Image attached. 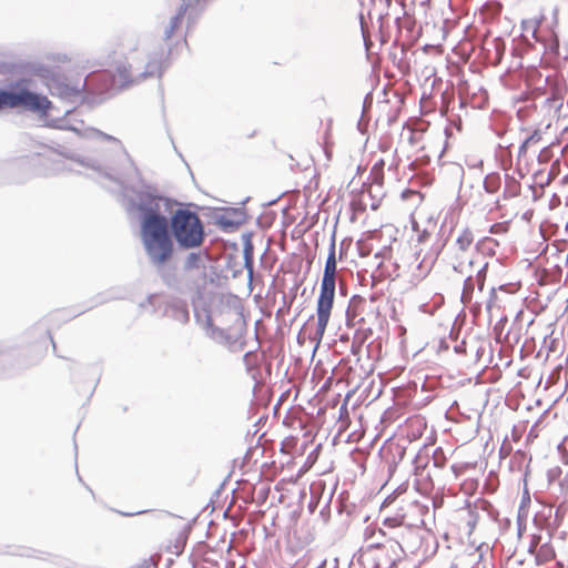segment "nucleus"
<instances>
[{
	"label": "nucleus",
	"mask_w": 568,
	"mask_h": 568,
	"mask_svg": "<svg viewBox=\"0 0 568 568\" xmlns=\"http://www.w3.org/2000/svg\"><path fill=\"white\" fill-rule=\"evenodd\" d=\"M336 248L335 240L333 239L329 245V252L325 262L324 273L321 282L320 295L317 298L316 315L317 325L315 333L312 337L317 344L321 343L327 324L329 322L331 312L334 304L335 287H336Z\"/></svg>",
	"instance_id": "nucleus-4"
},
{
	"label": "nucleus",
	"mask_w": 568,
	"mask_h": 568,
	"mask_svg": "<svg viewBox=\"0 0 568 568\" xmlns=\"http://www.w3.org/2000/svg\"><path fill=\"white\" fill-rule=\"evenodd\" d=\"M500 187V178L498 175H487L484 181V189L488 193H496Z\"/></svg>",
	"instance_id": "nucleus-15"
},
{
	"label": "nucleus",
	"mask_w": 568,
	"mask_h": 568,
	"mask_svg": "<svg viewBox=\"0 0 568 568\" xmlns=\"http://www.w3.org/2000/svg\"><path fill=\"white\" fill-rule=\"evenodd\" d=\"M540 140L541 132L539 130H535L529 136L525 139V141L520 145V151H525L528 146L538 143Z\"/></svg>",
	"instance_id": "nucleus-16"
},
{
	"label": "nucleus",
	"mask_w": 568,
	"mask_h": 568,
	"mask_svg": "<svg viewBox=\"0 0 568 568\" xmlns=\"http://www.w3.org/2000/svg\"><path fill=\"white\" fill-rule=\"evenodd\" d=\"M488 263H483L478 270L476 271V276L474 277L471 274H469L465 282L462 293V302L463 304L467 305L470 304L474 295V288L475 285L478 286V290L481 292L484 288L485 280H486V272H487Z\"/></svg>",
	"instance_id": "nucleus-8"
},
{
	"label": "nucleus",
	"mask_w": 568,
	"mask_h": 568,
	"mask_svg": "<svg viewBox=\"0 0 568 568\" xmlns=\"http://www.w3.org/2000/svg\"><path fill=\"white\" fill-rule=\"evenodd\" d=\"M201 0H183V4L181 6L180 10L171 19L170 26L164 31L165 39H170L173 36L175 29L180 26L183 17L185 14L186 9L189 7L197 4Z\"/></svg>",
	"instance_id": "nucleus-11"
},
{
	"label": "nucleus",
	"mask_w": 568,
	"mask_h": 568,
	"mask_svg": "<svg viewBox=\"0 0 568 568\" xmlns=\"http://www.w3.org/2000/svg\"><path fill=\"white\" fill-rule=\"evenodd\" d=\"M183 317H184V320H185V321L189 318V313H187V311H183Z\"/></svg>",
	"instance_id": "nucleus-23"
},
{
	"label": "nucleus",
	"mask_w": 568,
	"mask_h": 568,
	"mask_svg": "<svg viewBox=\"0 0 568 568\" xmlns=\"http://www.w3.org/2000/svg\"><path fill=\"white\" fill-rule=\"evenodd\" d=\"M205 253L203 252H191L186 255L183 262L184 271L199 270L204 267Z\"/></svg>",
	"instance_id": "nucleus-12"
},
{
	"label": "nucleus",
	"mask_w": 568,
	"mask_h": 568,
	"mask_svg": "<svg viewBox=\"0 0 568 568\" xmlns=\"http://www.w3.org/2000/svg\"><path fill=\"white\" fill-rule=\"evenodd\" d=\"M473 242H474L473 232L466 227V229H463L462 232L458 234V236L455 241V246L460 252H466L470 247Z\"/></svg>",
	"instance_id": "nucleus-13"
},
{
	"label": "nucleus",
	"mask_w": 568,
	"mask_h": 568,
	"mask_svg": "<svg viewBox=\"0 0 568 568\" xmlns=\"http://www.w3.org/2000/svg\"><path fill=\"white\" fill-rule=\"evenodd\" d=\"M491 307V302L487 303V308L489 310Z\"/></svg>",
	"instance_id": "nucleus-26"
},
{
	"label": "nucleus",
	"mask_w": 568,
	"mask_h": 568,
	"mask_svg": "<svg viewBox=\"0 0 568 568\" xmlns=\"http://www.w3.org/2000/svg\"><path fill=\"white\" fill-rule=\"evenodd\" d=\"M495 294H496L495 288H491V290H490V295H491V296H495Z\"/></svg>",
	"instance_id": "nucleus-25"
},
{
	"label": "nucleus",
	"mask_w": 568,
	"mask_h": 568,
	"mask_svg": "<svg viewBox=\"0 0 568 568\" xmlns=\"http://www.w3.org/2000/svg\"><path fill=\"white\" fill-rule=\"evenodd\" d=\"M385 525L388 527H397L400 525V521L397 518H387L385 519Z\"/></svg>",
	"instance_id": "nucleus-20"
},
{
	"label": "nucleus",
	"mask_w": 568,
	"mask_h": 568,
	"mask_svg": "<svg viewBox=\"0 0 568 568\" xmlns=\"http://www.w3.org/2000/svg\"><path fill=\"white\" fill-rule=\"evenodd\" d=\"M475 263L476 262L474 260H469L468 265L471 267V266H474Z\"/></svg>",
	"instance_id": "nucleus-24"
},
{
	"label": "nucleus",
	"mask_w": 568,
	"mask_h": 568,
	"mask_svg": "<svg viewBox=\"0 0 568 568\" xmlns=\"http://www.w3.org/2000/svg\"><path fill=\"white\" fill-rule=\"evenodd\" d=\"M506 231V226L504 223H496L490 226V233L497 234V233H504Z\"/></svg>",
	"instance_id": "nucleus-19"
},
{
	"label": "nucleus",
	"mask_w": 568,
	"mask_h": 568,
	"mask_svg": "<svg viewBox=\"0 0 568 568\" xmlns=\"http://www.w3.org/2000/svg\"><path fill=\"white\" fill-rule=\"evenodd\" d=\"M108 78L106 73L84 79L81 77L78 79H70L65 75H54L50 80L48 87L52 95L59 97L63 101L75 103L83 100V92L90 81L92 82L95 79L108 80Z\"/></svg>",
	"instance_id": "nucleus-7"
},
{
	"label": "nucleus",
	"mask_w": 568,
	"mask_h": 568,
	"mask_svg": "<svg viewBox=\"0 0 568 568\" xmlns=\"http://www.w3.org/2000/svg\"><path fill=\"white\" fill-rule=\"evenodd\" d=\"M19 106L34 113L47 114L51 102L47 97L31 92L26 88H18L16 91L0 90V110Z\"/></svg>",
	"instance_id": "nucleus-6"
},
{
	"label": "nucleus",
	"mask_w": 568,
	"mask_h": 568,
	"mask_svg": "<svg viewBox=\"0 0 568 568\" xmlns=\"http://www.w3.org/2000/svg\"><path fill=\"white\" fill-rule=\"evenodd\" d=\"M170 229L179 248L182 250L201 247L205 240L204 225L200 216L186 209H179L173 213Z\"/></svg>",
	"instance_id": "nucleus-5"
},
{
	"label": "nucleus",
	"mask_w": 568,
	"mask_h": 568,
	"mask_svg": "<svg viewBox=\"0 0 568 568\" xmlns=\"http://www.w3.org/2000/svg\"><path fill=\"white\" fill-rule=\"evenodd\" d=\"M202 327L205 331L206 336L219 344L231 346L234 343L225 329L220 328L213 324L212 317L209 314H206Z\"/></svg>",
	"instance_id": "nucleus-10"
},
{
	"label": "nucleus",
	"mask_w": 568,
	"mask_h": 568,
	"mask_svg": "<svg viewBox=\"0 0 568 568\" xmlns=\"http://www.w3.org/2000/svg\"><path fill=\"white\" fill-rule=\"evenodd\" d=\"M244 255V267L246 268L248 276L253 275V245L250 241L246 242L243 250Z\"/></svg>",
	"instance_id": "nucleus-14"
},
{
	"label": "nucleus",
	"mask_w": 568,
	"mask_h": 568,
	"mask_svg": "<svg viewBox=\"0 0 568 568\" xmlns=\"http://www.w3.org/2000/svg\"><path fill=\"white\" fill-rule=\"evenodd\" d=\"M537 24H538V23H537V22H535V21H532V20H530V21H524V30H525V31H527V32H528L529 30H531V31H532V33L535 34V33H536V31H537Z\"/></svg>",
	"instance_id": "nucleus-18"
},
{
	"label": "nucleus",
	"mask_w": 568,
	"mask_h": 568,
	"mask_svg": "<svg viewBox=\"0 0 568 568\" xmlns=\"http://www.w3.org/2000/svg\"><path fill=\"white\" fill-rule=\"evenodd\" d=\"M87 136L93 140H101L105 141L111 144L112 152L119 156L122 158L124 161V166L122 170H118L112 164H100L95 160H77V163L80 164L83 168L91 169L94 172H98L99 174H102L110 180L123 182L124 180H134L139 178V170L135 166L134 162L130 158L128 151L123 146L122 142L110 134H106L98 129H89L87 131Z\"/></svg>",
	"instance_id": "nucleus-3"
},
{
	"label": "nucleus",
	"mask_w": 568,
	"mask_h": 568,
	"mask_svg": "<svg viewBox=\"0 0 568 568\" xmlns=\"http://www.w3.org/2000/svg\"><path fill=\"white\" fill-rule=\"evenodd\" d=\"M245 213L239 209L227 210L216 217L217 225L224 231H233L244 224Z\"/></svg>",
	"instance_id": "nucleus-9"
},
{
	"label": "nucleus",
	"mask_w": 568,
	"mask_h": 568,
	"mask_svg": "<svg viewBox=\"0 0 568 568\" xmlns=\"http://www.w3.org/2000/svg\"><path fill=\"white\" fill-rule=\"evenodd\" d=\"M165 68V51L163 48H143L132 52L125 62L119 63L115 73L108 71L95 72L87 78L101 73L108 74V80L95 79L88 83V93L102 95L116 88L139 84L148 78L161 77Z\"/></svg>",
	"instance_id": "nucleus-1"
},
{
	"label": "nucleus",
	"mask_w": 568,
	"mask_h": 568,
	"mask_svg": "<svg viewBox=\"0 0 568 568\" xmlns=\"http://www.w3.org/2000/svg\"><path fill=\"white\" fill-rule=\"evenodd\" d=\"M454 270L456 272H459V273L464 274L465 273V265H464V263L460 262L458 264H455L454 265Z\"/></svg>",
	"instance_id": "nucleus-21"
},
{
	"label": "nucleus",
	"mask_w": 568,
	"mask_h": 568,
	"mask_svg": "<svg viewBox=\"0 0 568 568\" xmlns=\"http://www.w3.org/2000/svg\"><path fill=\"white\" fill-rule=\"evenodd\" d=\"M539 540V537H535L531 545H530V550L532 549V547H536L537 546V542Z\"/></svg>",
	"instance_id": "nucleus-22"
},
{
	"label": "nucleus",
	"mask_w": 568,
	"mask_h": 568,
	"mask_svg": "<svg viewBox=\"0 0 568 568\" xmlns=\"http://www.w3.org/2000/svg\"><path fill=\"white\" fill-rule=\"evenodd\" d=\"M169 200L150 193L141 194L139 210L143 212L141 240L152 264L164 265L173 255V241L169 232L168 219L160 214Z\"/></svg>",
	"instance_id": "nucleus-2"
},
{
	"label": "nucleus",
	"mask_w": 568,
	"mask_h": 568,
	"mask_svg": "<svg viewBox=\"0 0 568 568\" xmlns=\"http://www.w3.org/2000/svg\"><path fill=\"white\" fill-rule=\"evenodd\" d=\"M416 262H418L417 270L419 271V273L415 274L414 276L416 277L417 281H419L430 271L432 264H426L425 260L419 261V254H417L416 256Z\"/></svg>",
	"instance_id": "nucleus-17"
}]
</instances>
